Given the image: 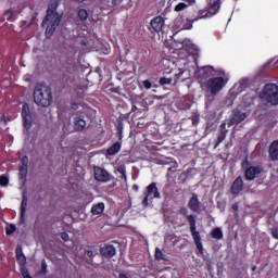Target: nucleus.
I'll use <instances>...</instances> for the list:
<instances>
[{
    "instance_id": "nucleus-3",
    "label": "nucleus",
    "mask_w": 278,
    "mask_h": 278,
    "mask_svg": "<svg viewBox=\"0 0 278 278\" xmlns=\"http://www.w3.org/2000/svg\"><path fill=\"white\" fill-rule=\"evenodd\" d=\"M58 8L56 3H51L48 8L47 15L42 22V25H48L46 29L47 38H51L53 36V31H55V27H58L61 23V17L58 12H55Z\"/></svg>"
},
{
    "instance_id": "nucleus-50",
    "label": "nucleus",
    "mask_w": 278,
    "mask_h": 278,
    "mask_svg": "<svg viewBox=\"0 0 278 278\" xmlns=\"http://www.w3.org/2000/svg\"><path fill=\"white\" fill-rule=\"evenodd\" d=\"M188 77H190V74H188V76L182 78V81H186V79H188Z\"/></svg>"
},
{
    "instance_id": "nucleus-27",
    "label": "nucleus",
    "mask_w": 278,
    "mask_h": 278,
    "mask_svg": "<svg viewBox=\"0 0 278 278\" xmlns=\"http://www.w3.org/2000/svg\"><path fill=\"white\" fill-rule=\"evenodd\" d=\"M117 173H119V175H122V179H124V181H127V174H126L125 165L119 166L117 168Z\"/></svg>"
},
{
    "instance_id": "nucleus-42",
    "label": "nucleus",
    "mask_w": 278,
    "mask_h": 278,
    "mask_svg": "<svg viewBox=\"0 0 278 278\" xmlns=\"http://www.w3.org/2000/svg\"><path fill=\"white\" fill-rule=\"evenodd\" d=\"M197 251L200 252L201 255H203V244H198Z\"/></svg>"
},
{
    "instance_id": "nucleus-54",
    "label": "nucleus",
    "mask_w": 278,
    "mask_h": 278,
    "mask_svg": "<svg viewBox=\"0 0 278 278\" xmlns=\"http://www.w3.org/2000/svg\"><path fill=\"white\" fill-rule=\"evenodd\" d=\"M252 270H255V267H253V269Z\"/></svg>"
},
{
    "instance_id": "nucleus-44",
    "label": "nucleus",
    "mask_w": 278,
    "mask_h": 278,
    "mask_svg": "<svg viewBox=\"0 0 278 278\" xmlns=\"http://www.w3.org/2000/svg\"><path fill=\"white\" fill-rule=\"evenodd\" d=\"M61 238H62V240H64V242H67V240H68V233L63 232V233L61 235Z\"/></svg>"
},
{
    "instance_id": "nucleus-1",
    "label": "nucleus",
    "mask_w": 278,
    "mask_h": 278,
    "mask_svg": "<svg viewBox=\"0 0 278 278\" xmlns=\"http://www.w3.org/2000/svg\"><path fill=\"white\" fill-rule=\"evenodd\" d=\"M195 77H199L200 79H207V77H210L206 83L202 84V87L206 88L207 92H211V94H218L229 81V76H227L225 71L215 70L212 66L199 68L195 73Z\"/></svg>"
},
{
    "instance_id": "nucleus-20",
    "label": "nucleus",
    "mask_w": 278,
    "mask_h": 278,
    "mask_svg": "<svg viewBox=\"0 0 278 278\" xmlns=\"http://www.w3.org/2000/svg\"><path fill=\"white\" fill-rule=\"evenodd\" d=\"M104 211H105V204L103 202L94 204L91 207V213L93 214V216H99V214H103Z\"/></svg>"
},
{
    "instance_id": "nucleus-8",
    "label": "nucleus",
    "mask_w": 278,
    "mask_h": 278,
    "mask_svg": "<svg viewBox=\"0 0 278 278\" xmlns=\"http://www.w3.org/2000/svg\"><path fill=\"white\" fill-rule=\"evenodd\" d=\"M187 219L190 225V231L195 244H201V235L199 231H197V220L194 219L193 215H188Z\"/></svg>"
},
{
    "instance_id": "nucleus-47",
    "label": "nucleus",
    "mask_w": 278,
    "mask_h": 278,
    "mask_svg": "<svg viewBox=\"0 0 278 278\" xmlns=\"http://www.w3.org/2000/svg\"><path fill=\"white\" fill-rule=\"evenodd\" d=\"M232 210H233L235 212H238V204H232Z\"/></svg>"
},
{
    "instance_id": "nucleus-37",
    "label": "nucleus",
    "mask_w": 278,
    "mask_h": 278,
    "mask_svg": "<svg viewBox=\"0 0 278 278\" xmlns=\"http://www.w3.org/2000/svg\"><path fill=\"white\" fill-rule=\"evenodd\" d=\"M22 165L21 166H26V168H28V164H29V157L24 156L21 159Z\"/></svg>"
},
{
    "instance_id": "nucleus-6",
    "label": "nucleus",
    "mask_w": 278,
    "mask_h": 278,
    "mask_svg": "<svg viewBox=\"0 0 278 278\" xmlns=\"http://www.w3.org/2000/svg\"><path fill=\"white\" fill-rule=\"evenodd\" d=\"M153 199H160V191L157 190V185L155 182L148 186L142 205L147 207V205H149V201H153Z\"/></svg>"
},
{
    "instance_id": "nucleus-2",
    "label": "nucleus",
    "mask_w": 278,
    "mask_h": 278,
    "mask_svg": "<svg viewBox=\"0 0 278 278\" xmlns=\"http://www.w3.org/2000/svg\"><path fill=\"white\" fill-rule=\"evenodd\" d=\"M34 102L38 108H49L53 103V94L49 86L39 84L34 91Z\"/></svg>"
},
{
    "instance_id": "nucleus-15",
    "label": "nucleus",
    "mask_w": 278,
    "mask_h": 278,
    "mask_svg": "<svg viewBox=\"0 0 278 278\" xmlns=\"http://www.w3.org/2000/svg\"><path fill=\"white\" fill-rule=\"evenodd\" d=\"M151 27L156 31V34H160V31H162V27H164V18L159 16L152 20Z\"/></svg>"
},
{
    "instance_id": "nucleus-32",
    "label": "nucleus",
    "mask_w": 278,
    "mask_h": 278,
    "mask_svg": "<svg viewBox=\"0 0 278 278\" xmlns=\"http://www.w3.org/2000/svg\"><path fill=\"white\" fill-rule=\"evenodd\" d=\"M160 84H161V86L170 85V84H173V78L163 77L160 79Z\"/></svg>"
},
{
    "instance_id": "nucleus-17",
    "label": "nucleus",
    "mask_w": 278,
    "mask_h": 278,
    "mask_svg": "<svg viewBox=\"0 0 278 278\" xmlns=\"http://www.w3.org/2000/svg\"><path fill=\"white\" fill-rule=\"evenodd\" d=\"M208 14L214 16L220 10V0H212L208 4Z\"/></svg>"
},
{
    "instance_id": "nucleus-26",
    "label": "nucleus",
    "mask_w": 278,
    "mask_h": 278,
    "mask_svg": "<svg viewBox=\"0 0 278 278\" xmlns=\"http://www.w3.org/2000/svg\"><path fill=\"white\" fill-rule=\"evenodd\" d=\"M16 231V226L14 224L8 225L5 227V233L7 236H12Z\"/></svg>"
},
{
    "instance_id": "nucleus-35",
    "label": "nucleus",
    "mask_w": 278,
    "mask_h": 278,
    "mask_svg": "<svg viewBox=\"0 0 278 278\" xmlns=\"http://www.w3.org/2000/svg\"><path fill=\"white\" fill-rule=\"evenodd\" d=\"M22 276L23 278H33L29 276V271L27 270V267H22Z\"/></svg>"
},
{
    "instance_id": "nucleus-31",
    "label": "nucleus",
    "mask_w": 278,
    "mask_h": 278,
    "mask_svg": "<svg viewBox=\"0 0 278 278\" xmlns=\"http://www.w3.org/2000/svg\"><path fill=\"white\" fill-rule=\"evenodd\" d=\"M188 8V4L180 2L175 7V12H182V10H186Z\"/></svg>"
},
{
    "instance_id": "nucleus-33",
    "label": "nucleus",
    "mask_w": 278,
    "mask_h": 278,
    "mask_svg": "<svg viewBox=\"0 0 278 278\" xmlns=\"http://www.w3.org/2000/svg\"><path fill=\"white\" fill-rule=\"evenodd\" d=\"M155 257L156 260H166L164 257V253H162V250H160L159 248L155 249Z\"/></svg>"
},
{
    "instance_id": "nucleus-22",
    "label": "nucleus",
    "mask_w": 278,
    "mask_h": 278,
    "mask_svg": "<svg viewBox=\"0 0 278 278\" xmlns=\"http://www.w3.org/2000/svg\"><path fill=\"white\" fill-rule=\"evenodd\" d=\"M121 151V143L116 142L108 149V155H116Z\"/></svg>"
},
{
    "instance_id": "nucleus-16",
    "label": "nucleus",
    "mask_w": 278,
    "mask_h": 278,
    "mask_svg": "<svg viewBox=\"0 0 278 278\" xmlns=\"http://www.w3.org/2000/svg\"><path fill=\"white\" fill-rule=\"evenodd\" d=\"M189 208H191L192 212H195L197 214L201 213V205L199 203V198L197 195H193L189 203H188Z\"/></svg>"
},
{
    "instance_id": "nucleus-4",
    "label": "nucleus",
    "mask_w": 278,
    "mask_h": 278,
    "mask_svg": "<svg viewBox=\"0 0 278 278\" xmlns=\"http://www.w3.org/2000/svg\"><path fill=\"white\" fill-rule=\"evenodd\" d=\"M251 105H253V98L244 96L241 104L235 111L232 123L236 125L242 123L251 114Z\"/></svg>"
},
{
    "instance_id": "nucleus-28",
    "label": "nucleus",
    "mask_w": 278,
    "mask_h": 278,
    "mask_svg": "<svg viewBox=\"0 0 278 278\" xmlns=\"http://www.w3.org/2000/svg\"><path fill=\"white\" fill-rule=\"evenodd\" d=\"M214 96L215 94H212V93L206 96V98H205V108H206V110H208V108L212 105V103L214 101Z\"/></svg>"
},
{
    "instance_id": "nucleus-49",
    "label": "nucleus",
    "mask_w": 278,
    "mask_h": 278,
    "mask_svg": "<svg viewBox=\"0 0 278 278\" xmlns=\"http://www.w3.org/2000/svg\"><path fill=\"white\" fill-rule=\"evenodd\" d=\"M119 278H128V277L126 275H124V274H121Z\"/></svg>"
},
{
    "instance_id": "nucleus-36",
    "label": "nucleus",
    "mask_w": 278,
    "mask_h": 278,
    "mask_svg": "<svg viewBox=\"0 0 278 278\" xmlns=\"http://www.w3.org/2000/svg\"><path fill=\"white\" fill-rule=\"evenodd\" d=\"M13 12L12 10H8L5 13H4V18H7V21H12V16H13Z\"/></svg>"
},
{
    "instance_id": "nucleus-48",
    "label": "nucleus",
    "mask_w": 278,
    "mask_h": 278,
    "mask_svg": "<svg viewBox=\"0 0 278 278\" xmlns=\"http://www.w3.org/2000/svg\"><path fill=\"white\" fill-rule=\"evenodd\" d=\"M87 255H88V257H92V255H93L92 251H88Z\"/></svg>"
},
{
    "instance_id": "nucleus-21",
    "label": "nucleus",
    "mask_w": 278,
    "mask_h": 278,
    "mask_svg": "<svg viewBox=\"0 0 278 278\" xmlns=\"http://www.w3.org/2000/svg\"><path fill=\"white\" fill-rule=\"evenodd\" d=\"M74 126H75V129H77L78 131H81V129L86 128V119L79 116L75 117Z\"/></svg>"
},
{
    "instance_id": "nucleus-12",
    "label": "nucleus",
    "mask_w": 278,
    "mask_h": 278,
    "mask_svg": "<svg viewBox=\"0 0 278 278\" xmlns=\"http://www.w3.org/2000/svg\"><path fill=\"white\" fill-rule=\"evenodd\" d=\"M94 178L96 181L106 184V181H110V174L101 167H94Z\"/></svg>"
},
{
    "instance_id": "nucleus-41",
    "label": "nucleus",
    "mask_w": 278,
    "mask_h": 278,
    "mask_svg": "<svg viewBox=\"0 0 278 278\" xmlns=\"http://www.w3.org/2000/svg\"><path fill=\"white\" fill-rule=\"evenodd\" d=\"M273 237L276 238V240H278V227L274 228V230L271 231Z\"/></svg>"
},
{
    "instance_id": "nucleus-25",
    "label": "nucleus",
    "mask_w": 278,
    "mask_h": 278,
    "mask_svg": "<svg viewBox=\"0 0 278 278\" xmlns=\"http://www.w3.org/2000/svg\"><path fill=\"white\" fill-rule=\"evenodd\" d=\"M212 238H215L216 240L223 239V230H220V228H215L212 231Z\"/></svg>"
},
{
    "instance_id": "nucleus-9",
    "label": "nucleus",
    "mask_w": 278,
    "mask_h": 278,
    "mask_svg": "<svg viewBox=\"0 0 278 278\" xmlns=\"http://www.w3.org/2000/svg\"><path fill=\"white\" fill-rule=\"evenodd\" d=\"M192 23H194L193 20L190 21L188 18L177 17L174 22V27L175 29H179V31H184V29H191Z\"/></svg>"
},
{
    "instance_id": "nucleus-29",
    "label": "nucleus",
    "mask_w": 278,
    "mask_h": 278,
    "mask_svg": "<svg viewBox=\"0 0 278 278\" xmlns=\"http://www.w3.org/2000/svg\"><path fill=\"white\" fill-rule=\"evenodd\" d=\"M78 16L81 21H86V18H88V11H86L85 9H80L78 11Z\"/></svg>"
},
{
    "instance_id": "nucleus-23",
    "label": "nucleus",
    "mask_w": 278,
    "mask_h": 278,
    "mask_svg": "<svg viewBox=\"0 0 278 278\" xmlns=\"http://www.w3.org/2000/svg\"><path fill=\"white\" fill-rule=\"evenodd\" d=\"M27 168L26 166H21L20 167V179L22 184H25L27 181Z\"/></svg>"
},
{
    "instance_id": "nucleus-38",
    "label": "nucleus",
    "mask_w": 278,
    "mask_h": 278,
    "mask_svg": "<svg viewBox=\"0 0 278 278\" xmlns=\"http://www.w3.org/2000/svg\"><path fill=\"white\" fill-rule=\"evenodd\" d=\"M225 138H226L225 132H220L218 138H217L216 147H218V144H220V142H223V140H225Z\"/></svg>"
},
{
    "instance_id": "nucleus-7",
    "label": "nucleus",
    "mask_w": 278,
    "mask_h": 278,
    "mask_svg": "<svg viewBox=\"0 0 278 278\" xmlns=\"http://www.w3.org/2000/svg\"><path fill=\"white\" fill-rule=\"evenodd\" d=\"M175 64L178 66V72L175 73L174 85L177 84L179 79H184V74L188 71V68H186V66H188V61L186 59H179Z\"/></svg>"
},
{
    "instance_id": "nucleus-10",
    "label": "nucleus",
    "mask_w": 278,
    "mask_h": 278,
    "mask_svg": "<svg viewBox=\"0 0 278 278\" xmlns=\"http://www.w3.org/2000/svg\"><path fill=\"white\" fill-rule=\"evenodd\" d=\"M260 175H262V167L260 166H250L245 169V179L248 181H253V179H256Z\"/></svg>"
},
{
    "instance_id": "nucleus-30",
    "label": "nucleus",
    "mask_w": 278,
    "mask_h": 278,
    "mask_svg": "<svg viewBox=\"0 0 278 278\" xmlns=\"http://www.w3.org/2000/svg\"><path fill=\"white\" fill-rule=\"evenodd\" d=\"M17 261L21 264V268H25V264H27V257H25V254H22L21 256L17 257Z\"/></svg>"
},
{
    "instance_id": "nucleus-13",
    "label": "nucleus",
    "mask_w": 278,
    "mask_h": 278,
    "mask_svg": "<svg viewBox=\"0 0 278 278\" xmlns=\"http://www.w3.org/2000/svg\"><path fill=\"white\" fill-rule=\"evenodd\" d=\"M244 187V182L242 181V177H238L231 186V194L238 195L242 192V188Z\"/></svg>"
},
{
    "instance_id": "nucleus-5",
    "label": "nucleus",
    "mask_w": 278,
    "mask_h": 278,
    "mask_svg": "<svg viewBox=\"0 0 278 278\" xmlns=\"http://www.w3.org/2000/svg\"><path fill=\"white\" fill-rule=\"evenodd\" d=\"M261 101L270 103V105H278V87L277 85H266L260 94Z\"/></svg>"
},
{
    "instance_id": "nucleus-11",
    "label": "nucleus",
    "mask_w": 278,
    "mask_h": 278,
    "mask_svg": "<svg viewBox=\"0 0 278 278\" xmlns=\"http://www.w3.org/2000/svg\"><path fill=\"white\" fill-rule=\"evenodd\" d=\"M22 118L24 121V127L29 129L31 127V112L29 111V104L27 103L23 105Z\"/></svg>"
},
{
    "instance_id": "nucleus-34",
    "label": "nucleus",
    "mask_w": 278,
    "mask_h": 278,
    "mask_svg": "<svg viewBox=\"0 0 278 278\" xmlns=\"http://www.w3.org/2000/svg\"><path fill=\"white\" fill-rule=\"evenodd\" d=\"M9 184H10V179H8V177H5V176L0 177V186L5 187Z\"/></svg>"
},
{
    "instance_id": "nucleus-52",
    "label": "nucleus",
    "mask_w": 278,
    "mask_h": 278,
    "mask_svg": "<svg viewBox=\"0 0 278 278\" xmlns=\"http://www.w3.org/2000/svg\"><path fill=\"white\" fill-rule=\"evenodd\" d=\"M136 110H138V108H136V106H132V111H136Z\"/></svg>"
},
{
    "instance_id": "nucleus-46",
    "label": "nucleus",
    "mask_w": 278,
    "mask_h": 278,
    "mask_svg": "<svg viewBox=\"0 0 278 278\" xmlns=\"http://www.w3.org/2000/svg\"><path fill=\"white\" fill-rule=\"evenodd\" d=\"M192 49H195L194 45H191V48L188 49L189 53H194V51H192Z\"/></svg>"
},
{
    "instance_id": "nucleus-51",
    "label": "nucleus",
    "mask_w": 278,
    "mask_h": 278,
    "mask_svg": "<svg viewBox=\"0 0 278 278\" xmlns=\"http://www.w3.org/2000/svg\"><path fill=\"white\" fill-rule=\"evenodd\" d=\"M187 1L188 3H194V0H185Z\"/></svg>"
},
{
    "instance_id": "nucleus-43",
    "label": "nucleus",
    "mask_w": 278,
    "mask_h": 278,
    "mask_svg": "<svg viewBox=\"0 0 278 278\" xmlns=\"http://www.w3.org/2000/svg\"><path fill=\"white\" fill-rule=\"evenodd\" d=\"M41 270H42V273H47V262H45V261H42Z\"/></svg>"
},
{
    "instance_id": "nucleus-40",
    "label": "nucleus",
    "mask_w": 278,
    "mask_h": 278,
    "mask_svg": "<svg viewBox=\"0 0 278 278\" xmlns=\"http://www.w3.org/2000/svg\"><path fill=\"white\" fill-rule=\"evenodd\" d=\"M21 255H24V254H23V248H21V245H18V247L16 248V257H21Z\"/></svg>"
},
{
    "instance_id": "nucleus-53",
    "label": "nucleus",
    "mask_w": 278,
    "mask_h": 278,
    "mask_svg": "<svg viewBox=\"0 0 278 278\" xmlns=\"http://www.w3.org/2000/svg\"><path fill=\"white\" fill-rule=\"evenodd\" d=\"M77 1H79V3L84 2V0H77Z\"/></svg>"
},
{
    "instance_id": "nucleus-18",
    "label": "nucleus",
    "mask_w": 278,
    "mask_h": 278,
    "mask_svg": "<svg viewBox=\"0 0 278 278\" xmlns=\"http://www.w3.org/2000/svg\"><path fill=\"white\" fill-rule=\"evenodd\" d=\"M27 212V194L23 193L22 204H21V222L25 223V213Z\"/></svg>"
},
{
    "instance_id": "nucleus-45",
    "label": "nucleus",
    "mask_w": 278,
    "mask_h": 278,
    "mask_svg": "<svg viewBox=\"0 0 278 278\" xmlns=\"http://www.w3.org/2000/svg\"><path fill=\"white\" fill-rule=\"evenodd\" d=\"M0 121H1V123H4V125H8V117H5V115H2L0 117Z\"/></svg>"
},
{
    "instance_id": "nucleus-19",
    "label": "nucleus",
    "mask_w": 278,
    "mask_h": 278,
    "mask_svg": "<svg viewBox=\"0 0 278 278\" xmlns=\"http://www.w3.org/2000/svg\"><path fill=\"white\" fill-rule=\"evenodd\" d=\"M269 157L274 161L278 160V141H274L269 146Z\"/></svg>"
},
{
    "instance_id": "nucleus-39",
    "label": "nucleus",
    "mask_w": 278,
    "mask_h": 278,
    "mask_svg": "<svg viewBox=\"0 0 278 278\" xmlns=\"http://www.w3.org/2000/svg\"><path fill=\"white\" fill-rule=\"evenodd\" d=\"M143 86L147 90H151V88H153V84H151L149 80H143Z\"/></svg>"
},
{
    "instance_id": "nucleus-24",
    "label": "nucleus",
    "mask_w": 278,
    "mask_h": 278,
    "mask_svg": "<svg viewBox=\"0 0 278 278\" xmlns=\"http://www.w3.org/2000/svg\"><path fill=\"white\" fill-rule=\"evenodd\" d=\"M210 11L208 10H201L199 13H198V18H194L193 20V23L194 21H199V18H210Z\"/></svg>"
},
{
    "instance_id": "nucleus-14",
    "label": "nucleus",
    "mask_w": 278,
    "mask_h": 278,
    "mask_svg": "<svg viewBox=\"0 0 278 278\" xmlns=\"http://www.w3.org/2000/svg\"><path fill=\"white\" fill-rule=\"evenodd\" d=\"M100 253L104 257H114V255H116V249L114 248V245H104L100 249Z\"/></svg>"
}]
</instances>
